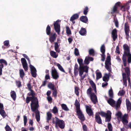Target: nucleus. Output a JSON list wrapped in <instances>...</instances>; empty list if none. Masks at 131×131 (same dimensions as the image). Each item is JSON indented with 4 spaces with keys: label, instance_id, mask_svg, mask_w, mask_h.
<instances>
[{
    "label": "nucleus",
    "instance_id": "obj_1",
    "mask_svg": "<svg viewBox=\"0 0 131 131\" xmlns=\"http://www.w3.org/2000/svg\"><path fill=\"white\" fill-rule=\"evenodd\" d=\"M30 92L28 93L29 96L27 97L26 103L27 104L31 101L30 103L31 108L32 111L34 112L38 110L39 107V102L38 98L36 96V93L35 91L32 89L29 90Z\"/></svg>",
    "mask_w": 131,
    "mask_h": 131
},
{
    "label": "nucleus",
    "instance_id": "obj_2",
    "mask_svg": "<svg viewBox=\"0 0 131 131\" xmlns=\"http://www.w3.org/2000/svg\"><path fill=\"white\" fill-rule=\"evenodd\" d=\"M123 47L124 52L122 56V60L124 66L125 67L127 65V61L128 63H131V53L129 47L127 44L124 45Z\"/></svg>",
    "mask_w": 131,
    "mask_h": 131
},
{
    "label": "nucleus",
    "instance_id": "obj_3",
    "mask_svg": "<svg viewBox=\"0 0 131 131\" xmlns=\"http://www.w3.org/2000/svg\"><path fill=\"white\" fill-rule=\"evenodd\" d=\"M77 61L79 64V75L80 76H81L84 72L88 73L89 67L87 65L84 66L83 64V60L82 58H78Z\"/></svg>",
    "mask_w": 131,
    "mask_h": 131
},
{
    "label": "nucleus",
    "instance_id": "obj_4",
    "mask_svg": "<svg viewBox=\"0 0 131 131\" xmlns=\"http://www.w3.org/2000/svg\"><path fill=\"white\" fill-rule=\"evenodd\" d=\"M92 89L91 87L88 89L86 91V93L88 96H89L91 99L94 104H96L97 102V99L95 93L92 92Z\"/></svg>",
    "mask_w": 131,
    "mask_h": 131
},
{
    "label": "nucleus",
    "instance_id": "obj_5",
    "mask_svg": "<svg viewBox=\"0 0 131 131\" xmlns=\"http://www.w3.org/2000/svg\"><path fill=\"white\" fill-rule=\"evenodd\" d=\"M57 119L55 127L57 128L59 127L61 129H63L65 126V124L64 121L58 118H57Z\"/></svg>",
    "mask_w": 131,
    "mask_h": 131
},
{
    "label": "nucleus",
    "instance_id": "obj_6",
    "mask_svg": "<svg viewBox=\"0 0 131 131\" xmlns=\"http://www.w3.org/2000/svg\"><path fill=\"white\" fill-rule=\"evenodd\" d=\"M60 21L59 20H58L55 22H54L53 23L54 29L58 35L60 34V25L59 24V22Z\"/></svg>",
    "mask_w": 131,
    "mask_h": 131
},
{
    "label": "nucleus",
    "instance_id": "obj_7",
    "mask_svg": "<svg viewBox=\"0 0 131 131\" xmlns=\"http://www.w3.org/2000/svg\"><path fill=\"white\" fill-rule=\"evenodd\" d=\"M51 74L52 78L56 80L59 77V74L54 66L52 68Z\"/></svg>",
    "mask_w": 131,
    "mask_h": 131
},
{
    "label": "nucleus",
    "instance_id": "obj_8",
    "mask_svg": "<svg viewBox=\"0 0 131 131\" xmlns=\"http://www.w3.org/2000/svg\"><path fill=\"white\" fill-rule=\"evenodd\" d=\"M76 112L78 118L82 122L85 120V117L80 110L77 111Z\"/></svg>",
    "mask_w": 131,
    "mask_h": 131
},
{
    "label": "nucleus",
    "instance_id": "obj_9",
    "mask_svg": "<svg viewBox=\"0 0 131 131\" xmlns=\"http://www.w3.org/2000/svg\"><path fill=\"white\" fill-rule=\"evenodd\" d=\"M121 4V3L119 2H117L116 3L112 10V11L111 12V14H113L117 12H118V7H120Z\"/></svg>",
    "mask_w": 131,
    "mask_h": 131
},
{
    "label": "nucleus",
    "instance_id": "obj_10",
    "mask_svg": "<svg viewBox=\"0 0 131 131\" xmlns=\"http://www.w3.org/2000/svg\"><path fill=\"white\" fill-rule=\"evenodd\" d=\"M4 109L3 104L0 103V114L3 118H5L7 116L6 113Z\"/></svg>",
    "mask_w": 131,
    "mask_h": 131
},
{
    "label": "nucleus",
    "instance_id": "obj_11",
    "mask_svg": "<svg viewBox=\"0 0 131 131\" xmlns=\"http://www.w3.org/2000/svg\"><path fill=\"white\" fill-rule=\"evenodd\" d=\"M124 29L126 37H128L129 36L130 29L129 26L127 22L126 23L124 24Z\"/></svg>",
    "mask_w": 131,
    "mask_h": 131
},
{
    "label": "nucleus",
    "instance_id": "obj_12",
    "mask_svg": "<svg viewBox=\"0 0 131 131\" xmlns=\"http://www.w3.org/2000/svg\"><path fill=\"white\" fill-rule=\"evenodd\" d=\"M21 61L23 68L25 71H27L28 70V64L26 60L24 58L21 59Z\"/></svg>",
    "mask_w": 131,
    "mask_h": 131
},
{
    "label": "nucleus",
    "instance_id": "obj_13",
    "mask_svg": "<svg viewBox=\"0 0 131 131\" xmlns=\"http://www.w3.org/2000/svg\"><path fill=\"white\" fill-rule=\"evenodd\" d=\"M29 66L31 69V73L32 76L34 78H36L37 76V71L36 69L31 64H30Z\"/></svg>",
    "mask_w": 131,
    "mask_h": 131
},
{
    "label": "nucleus",
    "instance_id": "obj_14",
    "mask_svg": "<svg viewBox=\"0 0 131 131\" xmlns=\"http://www.w3.org/2000/svg\"><path fill=\"white\" fill-rule=\"evenodd\" d=\"M128 118V114L126 113L122 117L121 121L124 125H125V124H126L128 123V121L127 119Z\"/></svg>",
    "mask_w": 131,
    "mask_h": 131
},
{
    "label": "nucleus",
    "instance_id": "obj_15",
    "mask_svg": "<svg viewBox=\"0 0 131 131\" xmlns=\"http://www.w3.org/2000/svg\"><path fill=\"white\" fill-rule=\"evenodd\" d=\"M0 63L1 64L0 65V75H1L2 74V69L4 67L3 65L2 64L3 63L6 66L7 65V64L6 61L3 59H0Z\"/></svg>",
    "mask_w": 131,
    "mask_h": 131
},
{
    "label": "nucleus",
    "instance_id": "obj_16",
    "mask_svg": "<svg viewBox=\"0 0 131 131\" xmlns=\"http://www.w3.org/2000/svg\"><path fill=\"white\" fill-rule=\"evenodd\" d=\"M126 104L127 111L129 113L131 110V103L128 99H126Z\"/></svg>",
    "mask_w": 131,
    "mask_h": 131
},
{
    "label": "nucleus",
    "instance_id": "obj_17",
    "mask_svg": "<svg viewBox=\"0 0 131 131\" xmlns=\"http://www.w3.org/2000/svg\"><path fill=\"white\" fill-rule=\"evenodd\" d=\"M49 35V41L51 43H52L56 40L57 35L55 33L50 34Z\"/></svg>",
    "mask_w": 131,
    "mask_h": 131
},
{
    "label": "nucleus",
    "instance_id": "obj_18",
    "mask_svg": "<svg viewBox=\"0 0 131 131\" xmlns=\"http://www.w3.org/2000/svg\"><path fill=\"white\" fill-rule=\"evenodd\" d=\"M112 37L114 41H115L117 38V30L115 28L111 32Z\"/></svg>",
    "mask_w": 131,
    "mask_h": 131
},
{
    "label": "nucleus",
    "instance_id": "obj_19",
    "mask_svg": "<svg viewBox=\"0 0 131 131\" xmlns=\"http://www.w3.org/2000/svg\"><path fill=\"white\" fill-rule=\"evenodd\" d=\"M86 111L87 113L90 116H91L93 115V112L91 107L88 105L86 106Z\"/></svg>",
    "mask_w": 131,
    "mask_h": 131
},
{
    "label": "nucleus",
    "instance_id": "obj_20",
    "mask_svg": "<svg viewBox=\"0 0 131 131\" xmlns=\"http://www.w3.org/2000/svg\"><path fill=\"white\" fill-rule=\"evenodd\" d=\"M107 113H108L105 117V122H109L111 121L112 113L110 111L107 110Z\"/></svg>",
    "mask_w": 131,
    "mask_h": 131
},
{
    "label": "nucleus",
    "instance_id": "obj_21",
    "mask_svg": "<svg viewBox=\"0 0 131 131\" xmlns=\"http://www.w3.org/2000/svg\"><path fill=\"white\" fill-rule=\"evenodd\" d=\"M95 119L96 122L99 124H102V120L100 117L97 113H96L95 115Z\"/></svg>",
    "mask_w": 131,
    "mask_h": 131
},
{
    "label": "nucleus",
    "instance_id": "obj_22",
    "mask_svg": "<svg viewBox=\"0 0 131 131\" xmlns=\"http://www.w3.org/2000/svg\"><path fill=\"white\" fill-rule=\"evenodd\" d=\"M79 15L78 14H74L71 17L70 20L74 24L75 23L74 20L78 19L79 17Z\"/></svg>",
    "mask_w": 131,
    "mask_h": 131
},
{
    "label": "nucleus",
    "instance_id": "obj_23",
    "mask_svg": "<svg viewBox=\"0 0 131 131\" xmlns=\"http://www.w3.org/2000/svg\"><path fill=\"white\" fill-rule=\"evenodd\" d=\"M113 98H110L107 100L108 103L113 107H114L115 104V101L113 99Z\"/></svg>",
    "mask_w": 131,
    "mask_h": 131
},
{
    "label": "nucleus",
    "instance_id": "obj_24",
    "mask_svg": "<svg viewBox=\"0 0 131 131\" xmlns=\"http://www.w3.org/2000/svg\"><path fill=\"white\" fill-rule=\"evenodd\" d=\"M123 81V84L125 86H126L127 85V80L126 79V73H124L122 74Z\"/></svg>",
    "mask_w": 131,
    "mask_h": 131
},
{
    "label": "nucleus",
    "instance_id": "obj_25",
    "mask_svg": "<svg viewBox=\"0 0 131 131\" xmlns=\"http://www.w3.org/2000/svg\"><path fill=\"white\" fill-rule=\"evenodd\" d=\"M80 20L82 22L87 23L88 22V18L86 16H82L80 18Z\"/></svg>",
    "mask_w": 131,
    "mask_h": 131
},
{
    "label": "nucleus",
    "instance_id": "obj_26",
    "mask_svg": "<svg viewBox=\"0 0 131 131\" xmlns=\"http://www.w3.org/2000/svg\"><path fill=\"white\" fill-rule=\"evenodd\" d=\"M46 117L47 122L49 123V121L51 119L52 117V114L50 112H48L47 113Z\"/></svg>",
    "mask_w": 131,
    "mask_h": 131
},
{
    "label": "nucleus",
    "instance_id": "obj_27",
    "mask_svg": "<svg viewBox=\"0 0 131 131\" xmlns=\"http://www.w3.org/2000/svg\"><path fill=\"white\" fill-rule=\"evenodd\" d=\"M121 102L122 101L118 99V100L116 104H115L114 106L116 110H118L119 107H120Z\"/></svg>",
    "mask_w": 131,
    "mask_h": 131
},
{
    "label": "nucleus",
    "instance_id": "obj_28",
    "mask_svg": "<svg viewBox=\"0 0 131 131\" xmlns=\"http://www.w3.org/2000/svg\"><path fill=\"white\" fill-rule=\"evenodd\" d=\"M10 93L11 97L15 101L16 97V95L15 92L14 91H12Z\"/></svg>",
    "mask_w": 131,
    "mask_h": 131
},
{
    "label": "nucleus",
    "instance_id": "obj_29",
    "mask_svg": "<svg viewBox=\"0 0 131 131\" xmlns=\"http://www.w3.org/2000/svg\"><path fill=\"white\" fill-rule=\"evenodd\" d=\"M105 68L109 72H110L111 70V63H108V62H105Z\"/></svg>",
    "mask_w": 131,
    "mask_h": 131
},
{
    "label": "nucleus",
    "instance_id": "obj_30",
    "mask_svg": "<svg viewBox=\"0 0 131 131\" xmlns=\"http://www.w3.org/2000/svg\"><path fill=\"white\" fill-rule=\"evenodd\" d=\"M74 105L76 107V111L80 110V103L77 99L75 101Z\"/></svg>",
    "mask_w": 131,
    "mask_h": 131
},
{
    "label": "nucleus",
    "instance_id": "obj_31",
    "mask_svg": "<svg viewBox=\"0 0 131 131\" xmlns=\"http://www.w3.org/2000/svg\"><path fill=\"white\" fill-rule=\"evenodd\" d=\"M86 33V29L83 28H81L79 31V34L82 36L85 35Z\"/></svg>",
    "mask_w": 131,
    "mask_h": 131
},
{
    "label": "nucleus",
    "instance_id": "obj_32",
    "mask_svg": "<svg viewBox=\"0 0 131 131\" xmlns=\"http://www.w3.org/2000/svg\"><path fill=\"white\" fill-rule=\"evenodd\" d=\"M54 47L55 50L57 52L59 53L60 50L59 48V46L57 42L54 43Z\"/></svg>",
    "mask_w": 131,
    "mask_h": 131
},
{
    "label": "nucleus",
    "instance_id": "obj_33",
    "mask_svg": "<svg viewBox=\"0 0 131 131\" xmlns=\"http://www.w3.org/2000/svg\"><path fill=\"white\" fill-rule=\"evenodd\" d=\"M109 76L107 74H105L103 78V80L104 81L108 82L109 79Z\"/></svg>",
    "mask_w": 131,
    "mask_h": 131
},
{
    "label": "nucleus",
    "instance_id": "obj_34",
    "mask_svg": "<svg viewBox=\"0 0 131 131\" xmlns=\"http://www.w3.org/2000/svg\"><path fill=\"white\" fill-rule=\"evenodd\" d=\"M36 112V119L37 121V122H39L40 120V116L38 110H36L34 112Z\"/></svg>",
    "mask_w": 131,
    "mask_h": 131
},
{
    "label": "nucleus",
    "instance_id": "obj_35",
    "mask_svg": "<svg viewBox=\"0 0 131 131\" xmlns=\"http://www.w3.org/2000/svg\"><path fill=\"white\" fill-rule=\"evenodd\" d=\"M50 53L51 56L54 58H56L58 56V54H57L56 53L53 51H51Z\"/></svg>",
    "mask_w": 131,
    "mask_h": 131
},
{
    "label": "nucleus",
    "instance_id": "obj_36",
    "mask_svg": "<svg viewBox=\"0 0 131 131\" xmlns=\"http://www.w3.org/2000/svg\"><path fill=\"white\" fill-rule=\"evenodd\" d=\"M125 71L127 75V76H130V69L129 67H126L124 68Z\"/></svg>",
    "mask_w": 131,
    "mask_h": 131
},
{
    "label": "nucleus",
    "instance_id": "obj_37",
    "mask_svg": "<svg viewBox=\"0 0 131 131\" xmlns=\"http://www.w3.org/2000/svg\"><path fill=\"white\" fill-rule=\"evenodd\" d=\"M48 87L52 90L56 89V88L55 87L54 85L52 84L51 82H49L48 85Z\"/></svg>",
    "mask_w": 131,
    "mask_h": 131
},
{
    "label": "nucleus",
    "instance_id": "obj_38",
    "mask_svg": "<svg viewBox=\"0 0 131 131\" xmlns=\"http://www.w3.org/2000/svg\"><path fill=\"white\" fill-rule=\"evenodd\" d=\"M46 31L47 35H50L51 34V28L49 25H48L46 27Z\"/></svg>",
    "mask_w": 131,
    "mask_h": 131
},
{
    "label": "nucleus",
    "instance_id": "obj_39",
    "mask_svg": "<svg viewBox=\"0 0 131 131\" xmlns=\"http://www.w3.org/2000/svg\"><path fill=\"white\" fill-rule=\"evenodd\" d=\"M109 96L110 98H113L114 94L112 88H111L108 92Z\"/></svg>",
    "mask_w": 131,
    "mask_h": 131
},
{
    "label": "nucleus",
    "instance_id": "obj_40",
    "mask_svg": "<svg viewBox=\"0 0 131 131\" xmlns=\"http://www.w3.org/2000/svg\"><path fill=\"white\" fill-rule=\"evenodd\" d=\"M97 113L98 114H99H99L102 117H104L106 116L107 115V114H108V113L107 112L106 113L102 111L98 112Z\"/></svg>",
    "mask_w": 131,
    "mask_h": 131
},
{
    "label": "nucleus",
    "instance_id": "obj_41",
    "mask_svg": "<svg viewBox=\"0 0 131 131\" xmlns=\"http://www.w3.org/2000/svg\"><path fill=\"white\" fill-rule=\"evenodd\" d=\"M19 74L20 77L21 78H23L25 75V74L23 69H21L19 70Z\"/></svg>",
    "mask_w": 131,
    "mask_h": 131
},
{
    "label": "nucleus",
    "instance_id": "obj_42",
    "mask_svg": "<svg viewBox=\"0 0 131 131\" xmlns=\"http://www.w3.org/2000/svg\"><path fill=\"white\" fill-rule=\"evenodd\" d=\"M101 51L102 53V54H105V47L104 45H103L101 46L100 48Z\"/></svg>",
    "mask_w": 131,
    "mask_h": 131
},
{
    "label": "nucleus",
    "instance_id": "obj_43",
    "mask_svg": "<svg viewBox=\"0 0 131 131\" xmlns=\"http://www.w3.org/2000/svg\"><path fill=\"white\" fill-rule=\"evenodd\" d=\"M89 54L92 56H94L95 55V51L93 49H90L89 50Z\"/></svg>",
    "mask_w": 131,
    "mask_h": 131
},
{
    "label": "nucleus",
    "instance_id": "obj_44",
    "mask_svg": "<svg viewBox=\"0 0 131 131\" xmlns=\"http://www.w3.org/2000/svg\"><path fill=\"white\" fill-rule=\"evenodd\" d=\"M61 106L62 108L65 111H68L69 110V109L65 104H62Z\"/></svg>",
    "mask_w": 131,
    "mask_h": 131
},
{
    "label": "nucleus",
    "instance_id": "obj_45",
    "mask_svg": "<svg viewBox=\"0 0 131 131\" xmlns=\"http://www.w3.org/2000/svg\"><path fill=\"white\" fill-rule=\"evenodd\" d=\"M80 89L78 87H75V93L76 95L78 96L79 95V91Z\"/></svg>",
    "mask_w": 131,
    "mask_h": 131
},
{
    "label": "nucleus",
    "instance_id": "obj_46",
    "mask_svg": "<svg viewBox=\"0 0 131 131\" xmlns=\"http://www.w3.org/2000/svg\"><path fill=\"white\" fill-rule=\"evenodd\" d=\"M89 11V9L88 7L87 6L85 7L83 11V14L85 15H87Z\"/></svg>",
    "mask_w": 131,
    "mask_h": 131
},
{
    "label": "nucleus",
    "instance_id": "obj_47",
    "mask_svg": "<svg viewBox=\"0 0 131 131\" xmlns=\"http://www.w3.org/2000/svg\"><path fill=\"white\" fill-rule=\"evenodd\" d=\"M96 79L98 80L101 78L102 77V74L100 72H97L96 73Z\"/></svg>",
    "mask_w": 131,
    "mask_h": 131
},
{
    "label": "nucleus",
    "instance_id": "obj_48",
    "mask_svg": "<svg viewBox=\"0 0 131 131\" xmlns=\"http://www.w3.org/2000/svg\"><path fill=\"white\" fill-rule=\"evenodd\" d=\"M66 32L67 35H69L71 34V30L69 27L68 26L66 27Z\"/></svg>",
    "mask_w": 131,
    "mask_h": 131
},
{
    "label": "nucleus",
    "instance_id": "obj_49",
    "mask_svg": "<svg viewBox=\"0 0 131 131\" xmlns=\"http://www.w3.org/2000/svg\"><path fill=\"white\" fill-rule=\"evenodd\" d=\"M114 22L115 23V26L117 28H118L119 27L118 23L117 18L114 17Z\"/></svg>",
    "mask_w": 131,
    "mask_h": 131
},
{
    "label": "nucleus",
    "instance_id": "obj_50",
    "mask_svg": "<svg viewBox=\"0 0 131 131\" xmlns=\"http://www.w3.org/2000/svg\"><path fill=\"white\" fill-rule=\"evenodd\" d=\"M58 110L56 106L54 107L52 111V112L54 114H56L58 112Z\"/></svg>",
    "mask_w": 131,
    "mask_h": 131
},
{
    "label": "nucleus",
    "instance_id": "obj_51",
    "mask_svg": "<svg viewBox=\"0 0 131 131\" xmlns=\"http://www.w3.org/2000/svg\"><path fill=\"white\" fill-rule=\"evenodd\" d=\"M57 66L58 67L59 69L61 71L64 72H65V71L64 70L62 67L59 63H58L57 64Z\"/></svg>",
    "mask_w": 131,
    "mask_h": 131
},
{
    "label": "nucleus",
    "instance_id": "obj_52",
    "mask_svg": "<svg viewBox=\"0 0 131 131\" xmlns=\"http://www.w3.org/2000/svg\"><path fill=\"white\" fill-rule=\"evenodd\" d=\"M16 86L18 88H20L22 86L21 82L20 81H17L16 82Z\"/></svg>",
    "mask_w": 131,
    "mask_h": 131
},
{
    "label": "nucleus",
    "instance_id": "obj_53",
    "mask_svg": "<svg viewBox=\"0 0 131 131\" xmlns=\"http://www.w3.org/2000/svg\"><path fill=\"white\" fill-rule=\"evenodd\" d=\"M125 93V92L123 90H120L118 93V95L120 96H122Z\"/></svg>",
    "mask_w": 131,
    "mask_h": 131
},
{
    "label": "nucleus",
    "instance_id": "obj_54",
    "mask_svg": "<svg viewBox=\"0 0 131 131\" xmlns=\"http://www.w3.org/2000/svg\"><path fill=\"white\" fill-rule=\"evenodd\" d=\"M52 95L55 97H57V92L56 89L52 90Z\"/></svg>",
    "mask_w": 131,
    "mask_h": 131
},
{
    "label": "nucleus",
    "instance_id": "obj_55",
    "mask_svg": "<svg viewBox=\"0 0 131 131\" xmlns=\"http://www.w3.org/2000/svg\"><path fill=\"white\" fill-rule=\"evenodd\" d=\"M111 57L110 54H109V56L107 57L106 60L105 61V62L110 63H111Z\"/></svg>",
    "mask_w": 131,
    "mask_h": 131
},
{
    "label": "nucleus",
    "instance_id": "obj_56",
    "mask_svg": "<svg viewBox=\"0 0 131 131\" xmlns=\"http://www.w3.org/2000/svg\"><path fill=\"white\" fill-rule=\"evenodd\" d=\"M89 83L93 89L96 87V85L93 81H90Z\"/></svg>",
    "mask_w": 131,
    "mask_h": 131
},
{
    "label": "nucleus",
    "instance_id": "obj_57",
    "mask_svg": "<svg viewBox=\"0 0 131 131\" xmlns=\"http://www.w3.org/2000/svg\"><path fill=\"white\" fill-rule=\"evenodd\" d=\"M107 128L109 131H112L113 128L111 123H108L107 124Z\"/></svg>",
    "mask_w": 131,
    "mask_h": 131
},
{
    "label": "nucleus",
    "instance_id": "obj_58",
    "mask_svg": "<svg viewBox=\"0 0 131 131\" xmlns=\"http://www.w3.org/2000/svg\"><path fill=\"white\" fill-rule=\"evenodd\" d=\"M84 64L86 65H88L90 63L89 59L87 58V56H86L85 57V58L84 61Z\"/></svg>",
    "mask_w": 131,
    "mask_h": 131
},
{
    "label": "nucleus",
    "instance_id": "obj_59",
    "mask_svg": "<svg viewBox=\"0 0 131 131\" xmlns=\"http://www.w3.org/2000/svg\"><path fill=\"white\" fill-rule=\"evenodd\" d=\"M126 129H128L129 128L131 129V122H129L128 124H125V125H124Z\"/></svg>",
    "mask_w": 131,
    "mask_h": 131
},
{
    "label": "nucleus",
    "instance_id": "obj_60",
    "mask_svg": "<svg viewBox=\"0 0 131 131\" xmlns=\"http://www.w3.org/2000/svg\"><path fill=\"white\" fill-rule=\"evenodd\" d=\"M5 129L6 131H12L11 128L7 124L6 125V126L5 127Z\"/></svg>",
    "mask_w": 131,
    "mask_h": 131
},
{
    "label": "nucleus",
    "instance_id": "obj_61",
    "mask_svg": "<svg viewBox=\"0 0 131 131\" xmlns=\"http://www.w3.org/2000/svg\"><path fill=\"white\" fill-rule=\"evenodd\" d=\"M74 53L76 56H78L79 55V53L78 49L77 48H75L74 49Z\"/></svg>",
    "mask_w": 131,
    "mask_h": 131
},
{
    "label": "nucleus",
    "instance_id": "obj_62",
    "mask_svg": "<svg viewBox=\"0 0 131 131\" xmlns=\"http://www.w3.org/2000/svg\"><path fill=\"white\" fill-rule=\"evenodd\" d=\"M116 115L120 118H121L122 115V113L121 112L119 111L116 114Z\"/></svg>",
    "mask_w": 131,
    "mask_h": 131
},
{
    "label": "nucleus",
    "instance_id": "obj_63",
    "mask_svg": "<svg viewBox=\"0 0 131 131\" xmlns=\"http://www.w3.org/2000/svg\"><path fill=\"white\" fill-rule=\"evenodd\" d=\"M27 86L29 90L32 89V87L31 86L30 81H29V83L27 84Z\"/></svg>",
    "mask_w": 131,
    "mask_h": 131
},
{
    "label": "nucleus",
    "instance_id": "obj_64",
    "mask_svg": "<svg viewBox=\"0 0 131 131\" xmlns=\"http://www.w3.org/2000/svg\"><path fill=\"white\" fill-rule=\"evenodd\" d=\"M82 129L83 131H88L87 127L85 125H83L82 126Z\"/></svg>",
    "mask_w": 131,
    "mask_h": 131
}]
</instances>
